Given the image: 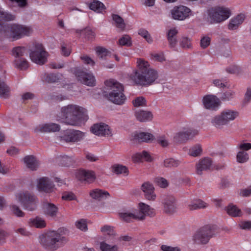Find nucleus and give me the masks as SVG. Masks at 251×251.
Segmentation results:
<instances>
[{
  "label": "nucleus",
  "mask_w": 251,
  "mask_h": 251,
  "mask_svg": "<svg viewBox=\"0 0 251 251\" xmlns=\"http://www.w3.org/2000/svg\"><path fill=\"white\" fill-rule=\"evenodd\" d=\"M153 185L149 182H144L141 186V190L144 193L145 198L149 200L154 201L156 198V195L154 192Z\"/></svg>",
  "instance_id": "21"
},
{
  "label": "nucleus",
  "mask_w": 251,
  "mask_h": 251,
  "mask_svg": "<svg viewBox=\"0 0 251 251\" xmlns=\"http://www.w3.org/2000/svg\"><path fill=\"white\" fill-rule=\"evenodd\" d=\"M171 17L175 20L183 21L192 16L190 9L185 6L174 7L170 11Z\"/></svg>",
  "instance_id": "12"
},
{
  "label": "nucleus",
  "mask_w": 251,
  "mask_h": 251,
  "mask_svg": "<svg viewBox=\"0 0 251 251\" xmlns=\"http://www.w3.org/2000/svg\"><path fill=\"white\" fill-rule=\"evenodd\" d=\"M164 211L167 213L174 212L176 208L175 198L172 196H165L162 200Z\"/></svg>",
  "instance_id": "22"
},
{
  "label": "nucleus",
  "mask_w": 251,
  "mask_h": 251,
  "mask_svg": "<svg viewBox=\"0 0 251 251\" xmlns=\"http://www.w3.org/2000/svg\"><path fill=\"white\" fill-rule=\"evenodd\" d=\"M4 72L0 71V96L7 98L10 95V89L4 83Z\"/></svg>",
  "instance_id": "29"
},
{
  "label": "nucleus",
  "mask_w": 251,
  "mask_h": 251,
  "mask_svg": "<svg viewBox=\"0 0 251 251\" xmlns=\"http://www.w3.org/2000/svg\"><path fill=\"white\" fill-rule=\"evenodd\" d=\"M85 137V133L81 131L70 129L64 131L61 138L66 142H77L83 140Z\"/></svg>",
  "instance_id": "16"
},
{
  "label": "nucleus",
  "mask_w": 251,
  "mask_h": 251,
  "mask_svg": "<svg viewBox=\"0 0 251 251\" xmlns=\"http://www.w3.org/2000/svg\"><path fill=\"white\" fill-rule=\"evenodd\" d=\"M100 249L101 251H118L119 247L116 245H110L104 241L100 243Z\"/></svg>",
  "instance_id": "41"
},
{
  "label": "nucleus",
  "mask_w": 251,
  "mask_h": 251,
  "mask_svg": "<svg viewBox=\"0 0 251 251\" xmlns=\"http://www.w3.org/2000/svg\"><path fill=\"white\" fill-rule=\"evenodd\" d=\"M245 15L244 14H240L235 17L231 19L228 25V28L231 30L237 29L244 21Z\"/></svg>",
  "instance_id": "34"
},
{
  "label": "nucleus",
  "mask_w": 251,
  "mask_h": 251,
  "mask_svg": "<svg viewBox=\"0 0 251 251\" xmlns=\"http://www.w3.org/2000/svg\"><path fill=\"white\" fill-rule=\"evenodd\" d=\"M32 32V28L29 26L19 24H12L7 27L5 35L9 38L17 40L25 36H28Z\"/></svg>",
  "instance_id": "8"
},
{
  "label": "nucleus",
  "mask_w": 251,
  "mask_h": 251,
  "mask_svg": "<svg viewBox=\"0 0 251 251\" xmlns=\"http://www.w3.org/2000/svg\"><path fill=\"white\" fill-rule=\"evenodd\" d=\"M238 226L242 229L250 230H251V221H241L238 224Z\"/></svg>",
  "instance_id": "61"
},
{
  "label": "nucleus",
  "mask_w": 251,
  "mask_h": 251,
  "mask_svg": "<svg viewBox=\"0 0 251 251\" xmlns=\"http://www.w3.org/2000/svg\"><path fill=\"white\" fill-rule=\"evenodd\" d=\"M43 211L46 217L54 218L57 215L58 208L53 203L46 202L43 204Z\"/></svg>",
  "instance_id": "27"
},
{
  "label": "nucleus",
  "mask_w": 251,
  "mask_h": 251,
  "mask_svg": "<svg viewBox=\"0 0 251 251\" xmlns=\"http://www.w3.org/2000/svg\"><path fill=\"white\" fill-rule=\"evenodd\" d=\"M10 209L11 212L17 217H22L24 216V213L15 204L12 205Z\"/></svg>",
  "instance_id": "59"
},
{
  "label": "nucleus",
  "mask_w": 251,
  "mask_h": 251,
  "mask_svg": "<svg viewBox=\"0 0 251 251\" xmlns=\"http://www.w3.org/2000/svg\"><path fill=\"white\" fill-rule=\"evenodd\" d=\"M137 208L135 209V210L138 220H143L146 216L153 217L155 215L154 209L145 203L139 202Z\"/></svg>",
  "instance_id": "13"
},
{
  "label": "nucleus",
  "mask_w": 251,
  "mask_h": 251,
  "mask_svg": "<svg viewBox=\"0 0 251 251\" xmlns=\"http://www.w3.org/2000/svg\"><path fill=\"white\" fill-rule=\"evenodd\" d=\"M88 119L87 109L74 104L62 106L55 115L56 121L75 126L84 125Z\"/></svg>",
  "instance_id": "1"
},
{
  "label": "nucleus",
  "mask_w": 251,
  "mask_h": 251,
  "mask_svg": "<svg viewBox=\"0 0 251 251\" xmlns=\"http://www.w3.org/2000/svg\"><path fill=\"white\" fill-rule=\"evenodd\" d=\"M106 97L113 103L122 104L126 101V98L123 93L124 87L122 84L113 79L105 81Z\"/></svg>",
  "instance_id": "2"
},
{
  "label": "nucleus",
  "mask_w": 251,
  "mask_h": 251,
  "mask_svg": "<svg viewBox=\"0 0 251 251\" xmlns=\"http://www.w3.org/2000/svg\"><path fill=\"white\" fill-rule=\"evenodd\" d=\"M235 96V92L232 90H229L223 93L222 99L223 100H230Z\"/></svg>",
  "instance_id": "62"
},
{
  "label": "nucleus",
  "mask_w": 251,
  "mask_h": 251,
  "mask_svg": "<svg viewBox=\"0 0 251 251\" xmlns=\"http://www.w3.org/2000/svg\"><path fill=\"white\" fill-rule=\"evenodd\" d=\"M160 249L162 251H181L179 247H173L167 245H162L160 246Z\"/></svg>",
  "instance_id": "64"
},
{
  "label": "nucleus",
  "mask_w": 251,
  "mask_h": 251,
  "mask_svg": "<svg viewBox=\"0 0 251 251\" xmlns=\"http://www.w3.org/2000/svg\"><path fill=\"white\" fill-rule=\"evenodd\" d=\"M138 34L142 37L149 44H152L153 40L149 31L144 28H141L138 30Z\"/></svg>",
  "instance_id": "48"
},
{
  "label": "nucleus",
  "mask_w": 251,
  "mask_h": 251,
  "mask_svg": "<svg viewBox=\"0 0 251 251\" xmlns=\"http://www.w3.org/2000/svg\"><path fill=\"white\" fill-rule=\"evenodd\" d=\"M136 67V69L134 71H137V74L141 73L152 68L148 61L141 58L137 59Z\"/></svg>",
  "instance_id": "31"
},
{
  "label": "nucleus",
  "mask_w": 251,
  "mask_h": 251,
  "mask_svg": "<svg viewBox=\"0 0 251 251\" xmlns=\"http://www.w3.org/2000/svg\"><path fill=\"white\" fill-rule=\"evenodd\" d=\"M111 172L117 175H122L123 176H127L129 174L128 168L122 164H115L111 167Z\"/></svg>",
  "instance_id": "30"
},
{
  "label": "nucleus",
  "mask_w": 251,
  "mask_h": 251,
  "mask_svg": "<svg viewBox=\"0 0 251 251\" xmlns=\"http://www.w3.org/2000/svg\"><path fill=\"white\" fill-rule=\"evenodd\" d=\"M202 104L204 108L216 111L219 109L221 101L215 95H206L202 99Z\"/></svg>",
  "instance_id": "15"
},
{
  "label": "nucleus",
  "mask_w": 251,
  "mask_h": 251,
  "mask_svg": "<svg viewBox=\"0 0 251 251\" xmlns=\"http://www.w3.org/2000/svg\"><path fill=\"white\" fill-rule=\"evenodd\" d=\"M14 201L28 210H34L37 207L36 197L26 191L17 193L15 194Z\"/></svg>",
  "instance_id": "7"
},
{
  "label": "nucleus",
  "mask_w": 251,
  "mask_h": 251,
  "mask_svg": "<svg viewBox=\"0 0 251 251\" xmlns=\"http://www.w3.org/2000/svg\"><path fill=\"white\" fill-rule=\"evenodd\" d=\"M23 162L26 167L31 171H36L40 166V162L34 155L25 156L23 158Z\"/></svg>",
  "instance_id": "25"
},
{
  "label": "nucleus",
  "mask_w": 251,
  "mask_h": 251,
  "mask_svg": "<svg viewBox=\"0 0 251 251\" xmlns=\"http://www.w3.org/2000/svg\"><path fill=\"white\" fill-rule=\"evenodd\" d=\"M225 210L226 213L232 217H240L243 214L241 209L233 204H229L226 207Z\"/></svg>",
  "instance_id": "36"
},
{
  "label": "nucleus",
  "mask_w": 251,
  "mask_h": 251,
  "mask_svg": "<svg viewBox=\"0 0 251 251\" xmlns=\"http://www.w3.org/2000/svg\"><path fill=\"white\" fill-rule=\"evenodd\" d=\"M90 129L93 134L99 137H110L113 134L111 127L102 122L93 124Z\"/></svg>",
  "instance_id": "11"
},
{
  "label": "nucleus",
  "mask_w": 251,
  "mask_h": 251,
  "mask_svg": "<svg viewBox=\"0 0 251 251\" xmlns=\"http://www.w3.org/2000/svg\"><path fill=\"white\" fill-rule=\"evenodd\" d=\"M154 183L161 188H166L169 184L168 181L165 178L161 177L155 178Z\"/></svg>",
  "instance_id": "56"
},
{
  "label": "nucleus",
  "mask_w": 251,
  "mask_h": 251,
  "mask_svg": "<svg viewBox=\"0 0 251 251\" xmlns=\"http://www.w3.org/2000/svg\"><path fill=\"white\" fill-rule=\"evenodd\" d=\"M135 116L137 120L141 122L151 121L153 115L151 112L148 110H138L135 112Z\"/></svg>",
  "instance_id": "26"
},
{
  "label": "nucleus",
  "mask_w": 251,
  "mask_h": 251,
  "mask_svg": "<svg viewBox=\"0 0 251 251\" xmlns=\"http://www.w3.org/2000/svg\"><path fill=\"white\" fill-rule=\"evenodd\" d=\"M237 149L238 151H246L251 149V144L244 141L240 142L237 145Z\"/></svg>",
  "instance_id": "54"
},
{
  "label": "nucleus",
  "mask_w": 251,
  "mask_h": 251,
  "mask_svg": "<svg viewBox=\"0 0 251 251\" xmlns=\"http://www.w3.org/2000/svg\"><path fill=\"white\" fill-rule=\"evenodd\" d=\"M28 224L31 227H35L38 228H44L46 226V221L39 217L30 219L28 220Z\"/></svg>",
  "instance_id": "35"
},
{
  "label": "nucleus",
  "mask_w": 251,
  "mask_h": 251,
  "mask_svg": "<svg viewBox=\"0 0 251 251\" xmlns=\"http://www.w3.org/2000/svg\"><path fill=\"white\" fill-rule=\"evenodd\" d=\"M227 72L233 74L239 75L242 73V70L240 67L236 65H232L228 67Z\"/></svg>",
  "instance_id": "63"
},
{
  "label": "nucleus",
  "mask_w": 251,
  "mask_h": 251,
  "mask_svg": "<svg viewBox=\"0 0 251 251\" xmlns=\"http://www.w3.org/2000/svg\"><path fill=\"white\" fill-rule=\"evenodd\" d=\"M62 199L66 201L77 200V197L75 195L73 192L70 191L63 192L62 194Z\"/></svg>",
  "instance_id": "52"
},
{
  "label": "nucleus",
  "mask_w": 251,
  "mask_h": 251,
  "mask_svg": "<svg viewBox=\"0 0 251 251\" xmlns=\"http://www.w3.org/2000/svg\"><path fill=\"white\" fill-rule=\"evenodd\" d=\"M29 57L33 62L39 65H43L47 61L48 53L45 50L42 45L37 44L31 50Z\"/></svg>",
  "instance_id": "10"
},
{
  "label": "nucleus",
  "mask_w": 251,
  "mask_h": 251,
  "mask_svg": "<svg viewBox=\"0 0 251 251\" xmlns=\"http://www.w3.org/2000/svg\"><path fill=\"white\" fill-rule=\"evenodd\" d=\"M14 19V16L11 14L3 11L1 8H0V21H11Z\"/></svg>",
  "instance_id": "58"
},
{
  "label": "nucleus",
  "mask_w": 251,
  "mask_h": 251,
  "mask_svg": "<svg viewBox=\"0 0 251 251\" xmlns=\"http://www.w3.org/2000/svg\"><path fill=\"white\" fill-rule=\"evenodd\" d=\"M13 63L15 67L21 70L26 69L28 66L27 60L23 58L15 59Z\"/></svg>",
  "instance_id": "43"
},
{
  "label": "nucleus",
  "mask_w": 251,
  "mask_h": 251,
  "mask_svg": "<svg viewBox=\"0 0 251 251\" xmlns=\"http://www.w3.org/2000/svg\"><path fill=\"white\" fill-rule=\"evenodd\" d=\"M100 230L102 234L108 236H115L116 235L114 227L110 225H105L101 226Z\"/></svg>",
  "instance_id": "42"
},
{
  "label": "nucleus",
  "mask_w": 251,
  "mask_h": 251,
  "mask_svg": "<svg viewBox=\"0 0 251 251\" xmlns=\"http://www.w3.org/2000/svg\"><path fill=\"white\" fill-rule=\"evenodd\" d=\"M75 177L81 181H86L88 183L94 182L96 178V174L92 170H80L75 173Z\"/></svg>",
  "instance_id": "19"
},
{
  "label": "nucleus",
  "mask_w": 251,
  "mask_h": 251,
  "mask_svg": "<svg viewBox=\"0 0 251 251\" xmlns=\"http://www.w3.org/2000/svg\"><path fill=\"white\" fill-rule=\"evenodd\" d=\"M192 40L191 38L183 36L180 40L179 45L184 49H191L192 47Z\"/></svg>",
  "instance_id": "45"
},
{
  "label": "nucleus",
  "mask_w": 251,
  "mask_h": 251,
  "mask_svg": "<svg viewBox=\"0 0 251 251\" xmlns=\"http://www.w3.org/2000/svg\"><path fill=\"white\" fill-rule=\"evenodd\" d=\"M75 76L79 81L87 86H93L95 84V77L91 73L79 71L76 72Z\"/></svg>",
  "instance_id": "20"
},
{
  "label": "nucleus",
  "mask_w": 251,
  "mask_h": 251,
  "mask_svg": "<svg viewBox=\"0 0 251 251\" xmlns=\"http://www.w3.org/2000/svg\"><path fill=\"white\" fill-rule=\"evenodd\" d=\"M178 32L177 27H172L167 32V38L170 48L175 50L177 44L176 35Z\"/></svg>",
  "instance_id": "24"
},
{
  "label": "nucleus",
  "mask_w": 251,
  "mask_h": 251,
  "mask_svg": "<svg viewBox=\"0 0 251 251\" xmlns=\"http://www.w3.org/2000/svg\"><path fill=\"white\" fill-rule=\"evenodd\" d=\"M60 126L59 125L53 123H43L37 125L34 129V132L35 133L43 132H54L60 130Z\"/></svg>",
  "instance_id": "18"
},
{
  "label": "nucleus",
  "mask_w": 251,
  "mask_h": 251,
  "mask_svg": "<svg viewBox=\"0 0 251 251\" xmlns=\"http://www.w3.org/2000/svg\"><path fill=\"white\" fill-rule=\"evenodd\" d=\"M65 240V237L60 229L48 231L41 237V244L45 248L51 250H56L60 248Z\"/></svg>",
  "instance_id": "3"
},
{
  "label": "nucleus",
  "mask_w": 251,
  "mask_h": 251,
  "mask_svg": "<svg viewBox=\"0 0 251 251\" xmlns=\"http://www.w3.org/2000/svg\"><path fill=\"white\" fill-rule=\"evenodd\" d=\"M212 165V161L210 158L205 157L200 160L196 164L198 174H200L202 171L210 169Z\"/></svg>",
  "instance_id": "28"
},
{
  "label": "nucleus",
  "mask_w": 251,
  "mask_h": 251,
  "mask_svg": "<svg viewBox=\"0 0 251 251\" xmlns=\"http://www.w3.org/2000/svg\"><path fill=\"white\" fill-rule=\"evenodd\" d=\"M119 216L122 220L127 222H130L132 219L137 220L135 209L120 212Z\"/></svg>",
  "instance_id": "32"
},
{
  "label": "nucleus",
  "mask_w": 251,
  "mask_h": 251,
  "mask_svg": "<svg viewBox=\"0 0 251 251\" xmlns=\"http://www.w3.org/2000/svg\"><path fill=\"white\" fill-rule=\"evenodd\" d=\"M249 159V154L244 151H238L236 155L237 161L240 163H244Z\"/></svg>",
  "instance_id": "47"
},
{
  "label": "nucleus",
  "mask_w": 251,
  "mask_h": 251,
  "mask_svg": "<svg viewBox=\"0 0 251 251\" xmlns=\"http://www.w3.org/2000/svg\"><path fill=\"white\" fill-rule=\"evenodd\" d=\"M25 51V49L24 47H17L12 49V55L17 58H20L23 56Z\"/></svg>",
  "instance_id": "51"
},
{
  "label": "nucleus",
  "mask_w": 251,
  "mask_h": 251,
  "mask_svg": "<svg viewBox=\"0 0 251 251\" xmlns=\"http://www.w3.org/2000/svg\"><path fill=\"white\" fill-rule=\"evenodd\" d=\"M231 15L230 9L223 6H216L207 10V19L211 24L223 22L228 19Z\"/></svg>",
  "instance_id": "6"
},
{
  "label": "nucleus",
  "mask_w": 251,
  "mask_h": 251,
  "mask_svg": "<svg viewBox=\"0 0 251 251\" xmlns=\"http://www.w3.org/2000/svg\"><path fill=\"white\" fill-rule=\"evenodd\" d=\"M155 139L154 135L148 132H141L135 131L129 135L131 141L149 143L153 141Z\"/></svg>",
  "instance_id": "17"
},
{
  "label": "nucleus",
  "mask_w": 251,
  "mask_h": 251,
  "mask_svg": "<svg viewBox=\"0 0 251 251\" xmlns=\"http://www.w3.org/2000/svg\"><path fill=\"white\" fill-rule=\"evenodd\" d=\"M180 163V161L174 158H167L164 161V166L166 167H176Z\"/></svg>",
  "instance_id": "49"
},
{
  "label": "nucleus",
  "mask_w": 251,
  "mask_h": 251,
  "mask_svg": "<svg viewBox=\"0 0 251 251\" xmlns=\"http://www.w3.org/2000/svg\"><path fill=\"white\" fill-rule=\"evenodd\" d=\"M208 206V204L205 201L200 199L195 200L190 202L188 205L190 210H194L199 209L205 208Z\"/></svg>",
  "instance_id": "37"
},
{
  "label": "nucleus",
  "mask_w": 251,
  "mask_h": 251,
  "mask_svg": "<svg viewBox=\"0 0 251 251\" xmlns=\"http://www.w3.org/2000/svg\"><path fill=\"white\" fill-rule=\"evenodd\" d=\"M214 234V227L211 226H206L194 234L193 241L198 244H206Z\"/></svg>",
  "instance_id": "9"
},
{
  "label": "nucleus",
  "mask_w": 251,
  "mask_h": 251,
  "mask_svg": "<svg viewBox=\"0 0 251 251\" xmlns=\"http://www.w3.org/2000/svg\"><path fill=\"white\" fill-rule=\"evenodd\" d=\"M90 9L97 13L103 14L105 12L106 7L101 2L94 0L89 4Z\"/></svg>",
  "instance_id": "33"
},
{
  "label": "nucleus",
  "mask_w": 251,
  "mask_h": 251,
  "mask_svg": "<svg viewBox=\"0 0 251 251\" xmlns=\"http://www.w3.org/2000/svg\"><path fill=\"white\" fill-rule=\"evenodd\" d=\"M214 85L219 88L228 87V82L226 80L215 79L213 80Z\"/></svg>",
  "instance_id": "55"
},
{
  "label": "nucleus",
  "mask_w": 251,
  "mask_h": 251,
  "mask_svg": "<svg viewBox=\"0 0 251 251\" xmlns=\"http://www.w3.org/2000/svg\"><path fill=\"white\" fill-rule=\"evenodd\" d=\"M132 104L135 107L145 106L147 105V101L143 97H139L135 98L132 101Z\"/></svg>",
  "instance_id": "53"
},
{
  "label": "nucleus",
  "mask_w": 251,
  "mask_h": 251,
  "mask_svg": "<svg viewBox=\"0 0 251 251\" xmlns=\"http://www.w3.org/2000/svg\"><path fill=\"white\" fill-rule=\"evenodd\" d=\"M157 143L163 147H167L169 145L168 139L166 135H161L157 137Z\"/></svg>",
  "instance_id": "57"
},
{
  "label": "nucleus",
  "mask_w": 251,
  "mask_h": 251,
  "mask_svg": "<svg viewBox=\"0 0 251 251\" xmlns=\"http://www.w3.org/2000/svg\"><path fill=\"white\" fill-rule=\"evenodd\" d=\"M95 50L97 55L100 58L109 56L110 52L104 47L98 46L95 48Z\"/></svg>",
  "instance_id": "46"
},
{
  "label": "nucleus",
  "mask_w": 251,
  "mask_h": 251,
  "mask_svg": "<svg viewBox=\"0 0 251 251\" xmlns=\"http://www.w3.org/2000/svg\"><path fill=\"white\" fill-rule=\"evenodd\" d=\"M118 44L121 46L131 47L132 45V38L129 35L125 34L120 38Z\"/></svg>",
  "instance_id": "40"
},
{
  "label": "nucleus",
  "mask_w": 251,
  "mask_h": 251,
  "mask_svg": "<svg viewBox=\"0 0 251 251\" xmlns=\"http://www.w3.org/2000/svg\"><path fill=\"white\" fill-rule=\"evenodd\" d=\"M137 73V71H133L129 78L132 82L140 85H151L158 76L157 71L153 68L141 73Z\"/></svg>",
  "instance_id": "5"
},
{
  "label": "nucleus",
  "mask_w": 251,
  "mask_h": 251,
  "mask_svg": "<svg viewBox=\"0 0 251 251\" xmlns=\"http://www.w3.org/2000/svg\"><path fill=\"white\" fill-rule=\"evenodd\" d=\"M75 225L77 228L82 231H85L87 230V224L85 220L80 219L78 220L76 222Z\"/></svg>",
  "instance_id": "60"
},
{
  "label": "nucleus",
  "mask_w": 251,
  "mask_h": 251,
  "mask_svg": "<svg viewBox=\"0 0 251 251\" xmlns=\"http://www.w3.org/2000/svg\"><path fill=\"white\" fill-rule=\"evenodd\" d=\"M189 138V136L187 128H184L178 131L174 136V140L177 142L184 141Z\"/></svg>",
  "instance_id": "39"
},
{
  "label": "nucleus",
  "mask_w": 251,
  "mask_h": 251,
  "mask_svg": "<svg viewBox=\"0 0 251 251\" xmlns=\"http://www.w3.org/2000/svg\"><path fill=\"white\" fill-rule=\"evenodd\" d=\"M238 116L239 113L237 111L226 109L213 116L211 119V123L216 128L221 129L235 120Z\"/></svg>",
  "instance_id": "4"
},
{
  "label": "nucleus",
  "mask_w": 251,
  "mask_h": 251,
  "mask_svg": "<svg viewBox=\"0 0 251 251\" xmlns=\"http://www.w3.org/2000/svg\"><path fill=\"white\" fill-rule=\"evenodd\" d=\"M36 188L40 192L51 193L55 188L53 183L48 177H42L36 180Z\"/></svg>",
  "instance_id": "14"
},
{
  "label": "nucleus",
  "mask_w": 251,
  "mask_h": 251,
  "mask_svg": "<svg viewBox=\"0 0 251 251\" xmlns=\"http://www.w3.org/2000/svg\"><path fill=\"white\" fill-rule=\"evenodd\" d=\"M90 197L93 200L100 201L109 197V193L103 189L95 188L91 190L89 192Z\"/></svg>",
  "instance_id": "23"
},
{
  "label": "nucleus",
  "mask_w": 251,
  "mask_h": 251,
  "mask_svg": "<svg viewBox=\"0 0 251 251\" xmlns=\"http://www.w3.org/2000/svg\"><path fill=\"white\" fill-rule=\"evenodd\" d=\"M202 153L201 146L199 144H197L194 146L191 147L188 151L189 155L196 157L201 155Z\"/></svg>",
  "instance_id": "44"
},
{
  "label": "nucleus",
  "mask_w": 251,
  "mask_h": 251,
  "mask_svg": "<svg viewBox=\"0 0 251 251\" xmlns=\"http://www.w3.org/2000/svg\"><path fill=\"white\" fill-rule=\"evenodd\" d=\"M211 38L208 35H203L201 36L200 40V46L203 49L207 48L210 44Z\"/></svg>",
  "instance_id": "50"
},
{
  "label": "nucleus",
  "mask_w": 251,
  "mask_h": 251,
  "mask_svg": "<svg viewBox=\"0 0 251 251\" xmlns=\"http://www.w3.org/2000/svg\"><path fill=\"white\" fill-rule=\"evenodd\" d=\"M113 24L120 30L123 31L126 27V24L122 17L117 14L112 15Z\"/></svg>",
  "instance_id": "38"
}]
</instances>
